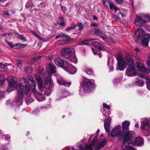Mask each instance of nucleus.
Here are the masks:
<instances>
[{"label": "nucleus", "mask_w": 150, "mask_h": 150, "mask_svg": "<svg viewBox=\"0 0 150 150\" xmlns=\"http://www.w3.org/2000/svg\"><path fill=\"white\" fill-rule=\"evenodd\" d=\"M137 67L138 70L144 72L149 73V71L148 70L144 64L141 62L137 63Z\"/></svg>", "instance_id": "obj_17"}, {"label": "nucleus", "mask_w": 150, "mask_h": 150, "mask_svg": "<svg viewBox=\"0 0 150 150\" xmlns=\"http://www.w3.org/2000/svg\"><path fill=\"white\" fill-rule=\"evenodd\" d=\"M61 35V37L65 38L67 40H69L70 38L68 35H66L65 34L63 33Z\"/></svg>", "instance_id": "obj_43"}, {"label": "nucleus", "mask_w": 150, "mask_h": 150, "mask_svg": "<svg viewBox=\"0 0 150 150\" xmlns=\"http://www.w3.org/2000/svg\"><path fill=\"white\" fill-rule=\"evenodd\" d=\"M114 8L116 12H117V10H119V8H118L117 6H115Z\"/></svg>", "instance_id": "obj_62"}, {"label": "nucleus", "mask_w": 150, "mask_h": 150, "mask_svg": "<svg viewBox=\"0 0 150 150\" xmlns=\"http://www.w3.org/2000/svg\"><path fill=\"white\" fill-rule=\"evenodd\" d=\"M19 38L23 41H26L25 38L23 36V35H20L19 36Z\"/></svg>", "instance_id": "obj_50"}, {"label": "nucleus", "mask_w": 150, "mask_h": 150, "mask_svg": "<svg viewBox=\"0 0 150 150\" xmlns=\"http://www.w3.org/2000/svg\"><path fill=\"white\" fill-rule=\"evenodd\" d=\"M76 25H74L73 26L68 27L65 29V30L66 31H69L76 28Z\"/></svg>", "instance_id": "obj_44"}, {"label": "nucleus", "mask_w": 150, "mask_h": 150, "mask_svg": "<svg viewBox=\"0 0 150 150\" xmlns=\"http://www.w3.org/2000/svg\"><path fill=\"white\" fill-rule=\"evenodd\" d=\"M109 6L110 9H112V8H114L115 6V5L113 4L112 3H110L109 4Z\"/></svg>", "instance_id": "obj_53"}, {"label": "nucleus", "mask_w": 150, "mask_h": 150, "mask_svg": "<svg viewBox=\"0 0 150 150\" xmlns=\"http://www.w3.org/2000/svg\"><path fill=\"white\" fill-rule=\"evenodd\" d=\"M57 82L60 85H64L66 86H70L71 84L70 82H68L64 81V80L59 75H57Z\"/></svg>", "instance_id": "obj_14"}, {"label": "nucleus", "mask_w": 150, "mask_h": 150, "mask_svg": "<svg viewBox=\"0 0 150 150\" xmlns=\"http://www.w3.org/2000/svg\"><path fill=\"white\" fill-rule=\"evenodd\" d=\"M120 126H117L113 128L111 131V135L113 137L117 138L118 140H121L123 138V134Z\"/></svg>", "instance_id": "obj_5"}, {"label": "nucleus", "mask_w": 150, "mask_h": 150, "mask_svg": "<svg viewBox=\"0 0 150 150\" xmlns=\"http://www.w3.org/2000/svg\"><path fill=\"white\" fill-rule=\"evenodd\" d=\"M0 67L3 69H5L6 66L2 63H0Z\"/></svg>", "instance_id": "obj_58"}, {"label": "nucleus", "mask_w": 150, "mask_h": 150, "mask_svg": "<svg viewBox=\"0 0 150 150\" xmlns=\"http://www.w3.org/2000/svg\"><path fill=\"white\" fill-rule=\"evenodd\" d=\"M150 39V33H147L144 35L142 39L149 41Z\"/></svg>", "instance_id": "obj_33"}, {"label": "nucleus", "mask_w": 150, "mask_h": 150, "mask_svg": "<svg viewBox=\"0 0 150 150\" xmlns=\"http://www.w3.org/2000/svg\"><path fill=\"white\" fill-rule=\"evenodd\" d=\"M25 101L27 105H29V103L32 102L33 101V100L30 97L29 98H25Z\"/></svg>", "instance_id": "obj_36"}, {"label": "nucleus", "mask_w": 150, "mask_h": 150, "mask_svg": "<svg viewBox=\"0 0 150 150\" xmlns=\"http://www.w3.org/2000/svg\"><path fill=\"white\" fill-rule=\"evenodd\" d=\"M84 147H85V145L83 144V145H80L79 148L80 150H84Z\"/></svg>", "instance_id": "obj_52"}, {"label": "nucleus", "mask_w": 150, "mask_h": 150, "mask_svg": "<svg viewBox=\"0 0 150 150\" xmlns=\"http://www.w3.org/2000/svg\"><path fill=\"white\" fill-rule=\"evenodd\" d=\"M140 128L144 130H149L150 131V120L146 118L141 120Z\"/></svg>", "instance_id": "obj_9"}, {"label": "nucleus", "mask_w": 150, "mask_h": 150, "mask_svg": "<svg viewBox=\"0 0 150 150\" xmlns=\"http://www.w3.org/2000/svg\"><path fill=\"white\" fill-rule=\"evenodd\" d=\"M5 138L6 139H8L10 138V137L9 136H5Z\"/></svg>", "instance_id": "obj_64"}, {"label": "nucleus", "mask_w": 150, "mask_h": 150, "mask_svg": "<svg viewBox=\"0 0 150 150\" xmlns=\"http://www.w3.org/2000/svg\"><path fill=\"white\" fill-rule=\"evenodd\" d=\"M54 62L57 66L63 67L64 69L67 67L68 63L66 61L59 57L55 58Z\"/></svg>", "instance_id": "obj_10"}, {"label": "nucleus", "mask_w": 150, "mask_h": 150, "mask_svg": "<svg viewBox=\"0 0 150 150\" xmlns=\"http://www.w3.org/2000/svg\"><path fill=\"white\" fill-rule=\"evenodd\" d=\"M110 118H108V120L105 119L104 121V127L106 133L108 136L110 135V129L111 127L110 125Z\"/></svg>", "instance_id": "obj_13"}, {"label": "nucleus", "mask_w": 150, "mask_h": 150, "mask_svg": "<svg viewBox=\"0 0 150 150\" xmlns=\"http://www.w3.org/2000/svg\"><path fill=\"white\" fill-rule=\"evenodd\" d=\"M95 83L93 80L86 79L81 84V88H83L84 92L90 91L95 87Z\"/></svg>", "instance_id": "obj_4"}, {"label": "nucleus", "mask_w": 150, "mask_h": 150, "mask_svg": "<svg viewBox=\"0 0 150 150\" xmlns=\"http://www.w3.org/2000/svg\"><path fill=\"white\" fill-rule=\"evenodd\" d=\"M71 60L72 62L76 64L77 63L78 59L76 56L74 55L71 59Z\"/></svg>", "instance_id": "obj_39"}, {"label": "nucleus", "mask_w": 150, "mask_h": 150, "mask_svg": "<svg viewBox=\"0 0 150 150\" xmlns=\"http://www.w3.org/2000/svg\"><path fill=\"white\" fill-rule=\"evenodd\" d=\"M103 4L105 6L108 7V5H109L110 3V0H102Z\"/></svg>", "instance_id": "obj_35"}, {"label": "nucleus", "mask_w": 150, "mask_h": 150, "mask_svg": "<svg viewBox=\"0 0 150 150\" xmlns=\"http://www.w3.org/2000/svg\"><path fill=\"white\" fill-rule=\"evenodd\" d=\"M103 105L104 108H105L108 110L110 109V106L109 105H107L105 103H103Z\"/></svg>", "instance_id": "obj_47"}, {"label": "nucleus", "mask_w": 150, "mask_h": 150, "mask_svg": "<svg viewBox=\"0 0 150 150\" xmlns=\"http://www.w3.org/2000/svg\"><path fill=\"white\" fill-rule=\"evenodd\" d=\"M100 142L97 144L95 148V150H99L102 148L106 143L107 140L105 137L103 135L99 137Z\"/></svg>", "instance_id": "obj_11"}, {"label": "nucleus", "mask_w": 150, "mask_h": 150, "mask_svg": "<svg viewBox=\"0 0 150 150\" xmlns=\"http://www.w3.org/2000/svg\"><path fill=\"white\" fill-rule=\"evenodd\" d=\"M137 81L135 83L136 85L140 86H142L144 85V82L142 80H139L138 79H137Z\"/></svg>", "instance_id": "obj_26"}, {"label": "nucleus", "mask_w": 150, "mask_h": 150, "mask_svg": "<svg viewBox=\"0 0 150 150\" xmlns=\"http://www.w3.org/2000/svg\"><path fill=\"white\" fill-rule=\"evenodd\" d=\"M125 75L128 76H133L137 75L136 69L134 65L128 66L126 70Z\"/></svg>", "instance_id": "obj_8"}, {"label": "nucleus", "mask_w": 150, "mask_h": 150, "mask_svg": "<svg viewBox=\"0 0 150 150\" xmlns=\"http://www.w3.org/2000/svg\"><path fill=\"white\" fill-rule=\"evenodd\" d=\"M35 76L38 84V90L42 91L44 90L45 89V88H44L42 85V79L38 75H35Z\"/></svg>", "instance_id": "obj_15"}, {"label": "nucleus", "mask_w": 150, "mask_h": 150, "mask_svg": "<svg viewBox=\"0 0 150 150\" xmlns=\"http://www.w3.org/2000/svg\"><path fill=\"white\" fill-rule=\"evenodd\" d=\"M128 148L129 150H136L132 146H128Z\"/></svg>", "instance_id": "obj_59"}, {"label": "nucleus", "mask_w": 150, "mask_h": 150, "mask_svg": "<svg viewBox=\"0 0 150 150\" xmlns=\"http://www.w3.org/2000/svg\"><path fill=\"white\" fill-rule=\"evenodd\" d=\"M17 64L19 67H21L22 66V64L19 61H17Z\"/></svg>", "instance_id": "obj_54"}, {"label": "nucleus", "mask_w": 150, "mask_h": 150, "mask_svg": "<svg viewBox=\"0 0 150 150\" xmlns=\"http://www.w3.org/2000/svg\"><path fill=\"white\" fill-rule=\"evenodd\" d=\"M139 76L140 77L143 78L146 80V84L147 88L149 90H150V79L148 77L145 76L143 74H139Z\"/></svg>", "instance_id": "obj_19"}, {"label": "nucleus", "mask_w": 150, "mask_h": 150, "mask_svg": "<svg viewBox=\"0 0 150 150\" xmlns=\"http://www.w3.org/2000/svg\"><path fill=\"white\" fill-rule=\"evenodd\" d=\"M130 143L132 145L140 146L144 144V141L142 138L138 137H136L134 140L132 141Z\"/></svg>", "instance_id": "obj_12"}, {"label": "nucleus", "mask_w": 150, "mask_h": 150, "mask_svg": "<svg viewBox=\"0 0 150 150\" xmlns=\"http://www.w3.org/2000/svg\"><path fill=\"white\" fill-rule=\"evenodd\" d=\"M93 30L94 31V33L95 34L99 36V37L101 35L102 33L101 31L99 29L95 28L93 29Z\"/></svg>", "instance_id": "obj_32"}, {"label": "nucleus", "mask_w": 150, "mask_h": 150, "mask_svg": "<svg viewBox=\"0 0 150 150\" xmlns=\"http://www.w3.org/2000/svg\"><path fill=\"white\" fill-rule=\"evenodd\" d=\"M94 39H91V40H83L82 41H81L79 42L78 43V45H88V41H91V40H93Z\"/></svg>", "instance_id": "obj_30"}, {"label": "nucleus", "mask_w": 150, "mask_h": 150, "mask_svg": "<svg viewBox=\"0 0 150 150\" xmlns=\"http://www.w3.org/2000/svg\"><path fill=\"white\" fill-rule=\"evenodd\" d=\"M39 112V109L37 108V109H36L35 110H33L32 112H33V114H36L37 113H38V112Z\"/></svg>", "instance_id": "obj_49"}, {"label": "nucleus", "mask_w": 150, "mask_h": 150, "mask_svg": "<svg viewBox=\"0 0 150 150\" xmlns=\"http://www.w3.org/2000/svg\"><path fill=\"white\" fill-rule=\"evenodd\" d=\"M130 122L127 121H125L122 123V129L124 132H126L129 129Z\"/></svg>", "instance_id": "obj_21"}, {"label": "nucleus", "mask_w": 150, "mask_h": 150, "mask_svg": "<svg viewBox=\"0 0 150 150\" xmlns=\"http://www.w3.org/2000/svg\"><path fill=\"white\" fill-rule=\"evenodd\" d=\"M6 43L8 45L11 47H13L14 46L13 44L11 42H8V41H6Z\"/></svg>", "instance_id": "obj_51"}, {"label": "nucleus", "mask_w": 150, "mask_h": 150, "mask_svg": "<svg viewBox=\"0 0 150 150\" xmlns=\"http://www.w3.org/2000/svg\"><path fill=\"white\" fill-rule=\"evenodd\" d=\"M127 59L129 65H134V61L132 58L128 57H127Z\"/></svg>", "instance_id": "obj_29"}, {"label": "nucleus", "mask_w": 150, "mask_h": 150, "mask_svg": "<svg viewBox=\"0 0 150 150\" xmlns=\"http://www.w3.org/2000/svg\"><path fill=\"white\" fill-rule=\"evenodd\" d=\"M69 95V93L65 90H62L61 91V96L59 97V99H62L66 97Z\"/></svg>", "instance_id": "obj_23"}, {"label": "nucleus", "mask_w": 150, "mask_h": 150, "mask_svg": "<svg viewBox=\"0 0 150 150\" xmlns=\"http://www.w3.org/2000/svg\"><path fill=\"white\" fill-rule=\"evenodd\" d=\"M149 41L142 39V45L144 46H147L148 45Z\"/></svg>", "instance_id": "obj_38"}, {"label": "nucleus", "mask_w": 150, "mask_h": 150, "mask_svg": "<svg viewBox=\"0 0 150 150\" xmlns=\"http://www.w3.org/2000/svg\"><path fill=\"white\" fill-rule=\"evenodd\" d=\"M8 80L9 87L15 88L16 87L17 97L15 101V105L17 106L22 105L23 93L26 94H30V88L28 82L24 78H20V83L17 86V80L15 77H9Z\"/></svg>", "instance_id": "obj_1"}, {"label": "nucleus", "mask_w": 150, "mask_h": 150, "mask_svg": "<svg viewBox=\"0 0 150 150\" xmlns=\"http://www.w3.org/2000/svg\"><path fill=\"white\" fill-rule=\"evenodd\" d=\"M76 25H77L79 27V30H81L83 28V25L81 23L78 22Z\"/></svg>", "instance_id": "obj_41"}, {"label": "nucleus", "mask_w": 150, "mask_h": 150, "mask_svg": "<svg viewBox=\"0 0 150 150\" xmlns=\"http://www.w3.org/2000/svg\"><path fill=\"white\" fill-rule=\"evenodd\" d=\"M5 81V79L4 76L2 74H0V85L1 86L4 84Z\"/></svg>", "instance_id": "obj_34"}, {"label": "nucleus", "mask_w": 150, "mask_h": 150, "mask_svg": "<svg viewBox=\"0 0 150 150\" xmlns=\"http://www.w3.org/2000/svg\"><path fill=\"white\" fill-rule=\"evenodd\" d=\"M115 1L117 4H121L123 3V0H115Z\"/></svg>", "instance_id": "obj_48"}, {"label": "nucleus", "mask_w": 150, "mask_h": 150, "mask_svg": "<svg viewBox=\"0 0 150 150\" xmlns=\"http://www.w3.org/2000/svg\"><path fill=\"white\" fill-rule=\"evenodd\" d=\"M48 66L51 73L53 74L56 72V68L54 65L51 63H49Z\"/></svg>", "instance_id": "obj_24"}, {"label": "nucleus", "mask_w": 150, "mask_h": 150, "mask_svg": "<svg viewBox=\"0 0 150 150\" xmlns=\"http://www.w3.org/2000/svg\"><path fill=\"white\" fill-rule=\"evenodd\" d=\"M64 70L71 74H74L76 71V69L75 67L68 63H67V67L64 69Z\"/></svg>", "instance_id": "obj_16"}, {"label": "nucleus", "mask_w": 150, "mask_h": 150, "mask_svg": "<svg viewBox=\"0 0 150 150\" xmlns=\"http://www.w3.org/2000/svg\"><path fill=\"white\" fill-rule=\"evenodd\" d=\"M46 83L45 84V89L42 91H41L39 90V92L37 91H33V94L36 98L39 101H41L45 99V97L44 96H49L50 93H46L47 91H49L50 92V90H49L53 86V83L52 82V80L50 79H49L48 81L46 80Z\"/></svg>", "instance_id": "obj_2"}, {"label": "nucleus", "mask_w": 150, "mask_h": 150, "mask_svg": "<svg viewBox=\"0 0 150 150\" xmlns=\"http://www.w3.org/2000/svg\"><path fill=\"white\" fill-rule=\"evenodd\" d=\"M132 133L131 132H127L124 134V139L125 141H130L132 137Z\"/></svg>", "instance_id": "obj_20"}, {"label": "nucleus", "mask_w": 150, "mask_h": 150, "mask_svg": "<svg viewBox=\"0 0 150 150\" xmlns=\"http://www.w3.org/2000/svg\"><path fill=\"white\" fill-rule=\"evenodd\" d=\"M28 79L30 80L31 82H34V80L33 79V77L31 76H29Z\"/></svg>", "instance_id": "obj_56"}, {"label": "nucleus", "mask_w": 150, "mask_h": 150, "mask_svg": "<svg viewBox=\"0 0 150 150\" xmlns=\"http://www.w3.org/2000/svg\"><path fill=\"white\" fill-rule=\"evenodd\" d=\"M100 38H101L103 40L105 41H106L107 40V39L106 38H104L103 36H102L101 35L99 36Z\"/></svg>", "instance_id": "obj_60"}, {"label": "nucleus", "mask_w": 150, "mask_h": 150, "mask_svg": "<svg viewBox=\"0 0 150 150\" xmlns=\"http://www.w3.org/2000/svg\"><path fill=\"white\" fill-rule=\"evenodd\" d=\"M113 61V59L112 58H110L108 59V64L111 71H112L113 70V68L112 66Z\"/></svg>", "instance_id": "obj_25"}, {"label": "nucleus", "mask_w": 150, "mask_h": 150, "mask_svg": "<svg viewBox=\"0 0 150 150\" xmlns=\"http://www.w3.org/2000/svg\"><path fill=\"white\" fill-rule=\"evenodd\" d=\"M7 35H9L8 33H5L4 34H1V36H6Z\"/></svg>", "instance_id": "obj_61"}, {"label": "nucleus", "mask_w": 150, "mask_h": 150, "mask_svg": "<svg viewBox=\"0 0 150 150\" xmlns=\"http://www.w3.org/2000/svg\"><path fill=\"white\" fill-rule=\"evenodd\" d=\"M4 96V94L3 92L0 91V98H2Z\"/></svg>", "instance_id": "obj_57"}, {"label": "nucleus", "mask_w": 150, "mask_h": 150, "mask_svg": "<svg viewBox=\"0 0 150 150\" xmlns=\"http://www.w3.org/2000/svg\"><path fill=\"white\" fill-rule=\"evenodd\" d=\"M128 141H125V140L124 139L122 144L121 145L122 148H126V149H127V147L131 146L128 145V144L127 143Z\"/></svg>", "instance_id": "obj_28"}, {"label": "nucleus", "mask_w": 150, "mask_h": 150, "mask_svg": "<svg viewBox=\"0 0 150 150\" xmlns=\"http://www.w3.org/2000/svg\"><path fill=\"white\" fill-rule=\"evenodd\" d=\"M117 59L118 62L117 64L116 69L120 71L123 70L126 67V62L120 55H118Z\"/></svg>", "instance_id": "obj_7"}, {"label": "nucleus", "mask_w": 150, "mask_h": 150, "mask_svg": "<svg viewBox=\"0 0 150 150\" xmlns=\"http://www.w3.org/2000/svg\"><path fill=\"white\" fill-rule=\"evenodd\" d=\"M86 150H93V148L94 145L92 144H90L87 145L86 144H84Z\"/></svg>", "instance_id": "obj_31"}, {"label": "nucleus", "mask_w": 150, "mask_h": 150, "mask_svg": "<svg viewBox=\"0 0 150 150\" xmlns=\"http://www.w3.org/2000/svg\"><path fill=\"white\" fill-rule=\"evenodd\" d=\"M135 50L137 52H139V50L137 47L135 48Z\"/></svg>", "instance_id": "obj_63"}, {"label": "nucleus", "mask_w": 150, "mask_h": 150, "mask_svg": "<svg viewBox=\"0 0 150 150\" xmlns=\"http://www.w3.org/2000/svg\"><path fill=\"white\" fill-rule=\"evenodd\" d=\"M30 86H31V88L32 90V91L33 93L34 91H36L35 89V83H34V82H32L30 84Z\"/></svg>", "instance_id": "obj_37"}, {"label": "nucleus", "mask_w": 150, "mask_h": 150, "mask_svg": "<svg viewBox=\"0 0 150 150\" xmlns=\"http://www.w3.org/2000/svg\"><path fill=\"white\" fill-rule=\"evenodd\" d=\"M150 19L149 16L147 14H140L137 15L134 23L137 25L142 26L147 21H149Z\"/></svg>", "instance_id": "obj_3"}, {"label": "nucleus", "mask_w": 150, "mask_h": 150, "mask_svg": "<svg viewBox=\"0 0 150 150\" xmlns=\"http://www.w3.org/2000/svg\"><path fill=\"white\" fill-rule=\"evenodd\" d=\"M85 72L88 74L89 75L92 74L93 73V72L91 71V70L88 68H86L85 69Z\"/></svg>", "instance_id": "obj_42"}, {"label": "nucleus", "mask_w": 150, "mask_h": 150, "mask_svg": "<svg viewBox=\"0 0 150 150\" xmlns=\"http://www.w3.org/2000/svg\"><path fill=\"white\" fill-rule=\"evenodd\" d=\"M93 45L95 47L101 50H105V49L103 46L98 43L95 42L93 43Z\"/></svg>", "instance_id": "obj_22"}, {"label": "nucleus", "mask_w": 150, "mask_h": 150, "mask_svg": "<svg viewBox=\"0 0 150 150\" xmlns=\"http://www.w3.org/2000/svg\"><path fill=\"white\" fill-rule=\"evenodd\" d=\"M58 23L61 26H63L64 25V23L63 18L59 19V20L58 21Z\"/></svg>", "instance_id": "obj_40"}, {"label": "nucleus", "mask_w": 150, "mask_h": 150, "mask_svg": "<svg viewBox=\"0 0 150 150\" xmlns=\"http://www.w3.org/2000/svg\"><path fill=\"white\" fill-rule=\"evenodd\" d=\"M75 52L74 49L71 48L65 47L61 50L62 57L66 59H69Z\"/></svg>", "instance_id": "obj_6"}, {"label": "nucleus", "mask_w": 150, "mask_h": 150, "mask_svg": "<svg viewBox=\"0 0 150 150\" xmlns=\"http://www.w3.org/2000/svg\"><path fill=\"white\" fill-rule=\"evenodd\" d=\"M144 31L142 29H137L135 33L136 38L137 40L139 39L141 36L143 35Z\"/></svg>", "instance_id": "obj_18"}, {"label": "nucleus", "mask_w": 150, "mask_h": 150, "mask_svg": "<svg viewBox=\"0 0 150 150\" xmlns=\"http://www.w3.org/2000/svg\"><path fill=\"white\" fill-rule=\"evenodd\" d=\"M12 87H10L9 88H8L7 90V91L8 93H10V92H11V91H13V89L11 88Z\"/></svg>", "instance_id": "obj_55"}, {"label": "nucleus", "mask_w": 150, "mask_h": 150, "mask_svg": "<svg viewBox=\"0 0 150 150\" xmlns=\"http://www.w3.org/2000/svg\"><path fill=\"white\" fill-rule=\"evenodd\" d=\"M16 45L18 46L19 48H20L24 47L26 46V45L24 44H19L18 43L16 44Z\"/></svg>", "instance_id": "obj_45"}, {"label": "nucleus", "mask_w": 150, "mask_h": 150, "mask_svg": "<svg viewBox=\"0 0 150 150\" xmlns=\"http://www.w3.org/2000/svg\"><path fill=\"white\" fill-rule=\"evenodd\" d=\"M6 103L7 105H10V106H12L13 105L12 101L9 100H7L6 102Z\"/></svg>", "instance_id": "obj_46"}, {"label": "nucleus", "mask_w": 150, "mask_h": 150, "mask_svg": "<svg viewBox=\"0 0 150 150\" xmlns=\"http://www.w3.org/2000/svg\"><path fill=\"white\" fill-rule=\"evenodd\" d=\"M99 132L100 130L98 129L96 132V134L99 133ZM98 135H96L95 136V137H94V139L92 141L91 143V144H92L93 145H94L95 143L96 142H97V141L98 139Z\"/></svg>", "instance_id": "obj_27"}]
</instances>
